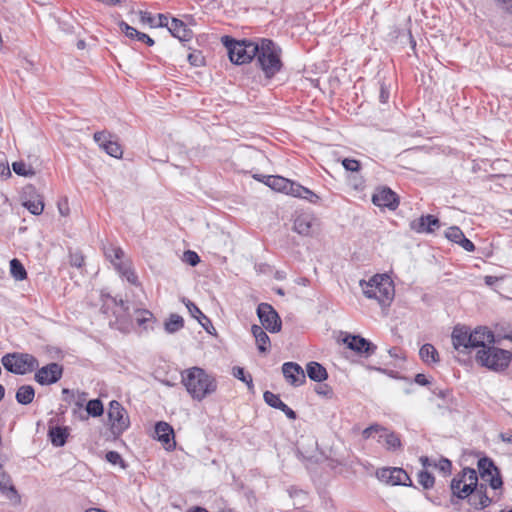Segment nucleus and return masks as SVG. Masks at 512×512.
Masks as SVG:
<instances>
[{
    "label": "nucleus",
    "mask_w": 512,
    "mask_h": 512,
    "mask_svg": "<svg viewBox=\"0 0 512 512\" xmlns=\"http://www.w3.org/2000/svg\"><path fill=\"white\" fill-rule=\"evenodd\" d=\"M450 489L453 496L467 499L469 505L476 510H482L492 503V498L487 495V485L478 483L475 469L464 468L452 479Z\"/></svg>",
    "instance_id": "1"
},
{
    "label": "nucleus",
    "mask_w": 512,
    "mask_h": 512,
    "mask_svg": "<svg viewBox=\"0 0 512 512\" xmlns=\"http://www.w3.org/2000/svg\"><path fill=\"white\" fill-rule=\"evenodd\" d=\"M182 383L195 400L201 401L217 390L216 378L203 368L191 367L182 372Z\"/></svg>",
    "instance_id": "2"
},
{
    "label": "nucleus",
    "mask_w": 512,
    "mask_h": 512,
    "mask_svg": "<svg viewBox=\"0 0 512 512\" xmlns=\"http://www.w3.org/2000/svg\"><path fill=\"white\" fill-rule=\"evenodd\" d=\"M258 51L255 54L258 66L266 78H272L282 68L280 59L281 49L270 39H260L257 42Z\"/></svg>",
    "instance_id": "3"
},
{
    "label": "nucleus",
    "mask_w": 512,
    "mask_h": 512,
    "mask_svg": "<svg viewBox=\"0 0 512 512\" xmlns=\"http://www.w3.org/2000/svg\"><path fill=\"white\" fill-rule=\"evenodd\" d=\"M360 286L367 298L377 300L383 307L389 306L394 298V285L386 274L374 275L368 282L362 280Z\"/></svg>",
    "instance_id": "4"
},
{
    "label": "nucleus",
    "mask_w": 512,
    "mask_h": 512,
    "mask_svg": "<svg viewBox=\"0 0 512 512\" xmlns=\"http://www.w3.org/2000/svg\"><path fill=\"white\" fill-rule=\"evenodd\" d=\"M265 184L277 192L305 199L313 204L317 203L320 199L319 196L310 189L282 176H268Z\"/></svg>",
    "instance_id": "5"
},
{
    "label": "nucleus",
    "mask_w": 512,
    "mask_h": 512,
    "mask_svg": "<svg viewBox=\"0 0 512 512\" xmlns=\"http://www.w3.org/2000/svg\"><path fill=\"white\" fill-rule=\"evenodd\" d=\"M222 43L228 50L230 61L237 65L250 62L258 51L257 42L249 40L236 41L229 36H223Z\"/></svg>",
    "instance_id": "6"
},
{
    "label": "nucleus",
    "mask_w": 512,
    "mask_h": 512,
    "mask_svg": "<svg viewBox=\"0 0 512 512\" xmlns=\"http://www.w3.org/2000/svg\"><path fill=\"white\" fill-rule=\"evenodd\" d=\"M1 363L3 367L16 375H25L36 370L39 366V362L32 354L13 352L5 354Z\"/></svg>",
    "instance_id": "7"
},
{
    "label": "nucleus",
    "mask_w": 512,
    "mask_h": 512,
    "mask_svg": "<svg viewBox=\"0 0 512 512\" xmlns=\"http://www.w3.org/2000/svg\"><path fill=\"white\" fill-rule=\"evenodd\" d=\"M512 355L509 351L489 345L486 349L478 350L476 361L484 367L499 371L508 367Z\"/></svg>",
    "instance_id": "8"
},
{
    "label": "nucleus",
    "mask_w": 512,
    "mask_h": 512,
    "mask_svg": "<svg viewBox=\"0 0 512 512\" xmlns=\"http://www.w3.org/2000/svg\"><path fill=\"white\" fill-rule=\"evenodd\" d=\"M108 420L114 436H120L130 425L129 417L123 406L116 400L109 404Z\"/></svg>",
    "instance_id": "9"
},
{
    "label": "nucleus",
    "mask_w": 512,
    "mask_h": 512,
    "mask_svg": "<svg viewBox=\"0 0 512 512\" xmlns=\"http://www.w3.org/2000/svg\"><path fill=\"white\" fill-rule=\"evenodd\" d=\"M257 316L265 328L270 333H278L282 328V321L277 311L268 303H260L257 307Z\"/></svg>",
    "instance_id": "10"
},
{
    "label": "nucleus",
    "mask_w": 512,
    "mask_h": 512,
    "mask_svg": "<svg viewBox=\"0 0 512 512\" xmlns=\"http://www.w3.org/2000/svg\"><path fill=\"white\" fill-rule=\"evenodd\" d=\"M478 470L481 477L486 481H489V485L492 489L497 490L502 487L503 481L499 470L490 458H480L478 460Z\"/></svg>",
    "instance_id": "11"
},
{
    "label": "nucleus",
    "mask_w": 512,
    "mask_h": 512,
    "mask_svg": "<svg viewBox=\"0 0 512 512\" xmlns=\"http://www.w3.org/2000/svg\"><path fill=\"white\" fill-rule=\"evenodd\" d=\"M62 374V365L52 362L38 369L35 373L34 379L40 385H51L59 381Z\"/></svg>",
    "instance_id": "12"
},
{
    "label": "nucleus",
    "mask_w": 512,
    "mask_h": 512,
    "mask_svg": "<svg viewBox=\"0 0 512 512\" xmlns=\"http://www.w3.org/2000/svg\"><path fill=\"white\" fill-rule=\"evenodd\" d=\"M377 475L379 479L391 485L413 486L409 475L402 468H383Z\"/></svg>",
    "instance_id": "13"
},
{
    "label": "nucleus",
    "mask_w": 512,
    "mask_h": 512,
    "mask_svg": "<svg viewBox=\"0 0 512 512\" xmlns=\"http://www.w3.org/2000/svg\"><path fill=\"white\" fill-rule=\"evenodd\" d=\"M23 206L33 215H40L44 210L43 197L39 195L36 189L29 185L23 190Z\"/></svg>",
    "instance_id": "14"
},
{
    "label": "nucleus",
    "mask_w": 512,
    "mask_h": 512,
    "mask_svg": "<svg viewBox=\"0 0 512 512\" xmlns=\"http://www.w3.org/2000/svg\"><path fill=\"white\" fill-rule=\"evenodd\" d=\"M282 373L286 381L292 386H301L306 382L303 368L295 362H285L282 365Z\"/></svg>",
    "instance_id": "15"
},
{
    "label": "nucleus",
    "mask_w": 512,
    "mask_h": 512,
    "mask_svg": "<svg viewBox=\"0 0 512 512\" xmlns=\"http://www.w3.org/2000/svg\"><path fill=\"white\" fill-rule=\"evenodd\" d=\"M317 219L311 213H300L294 219L293 230L302 236H312Z\"/></svg>",
    "instance_id": "16"
},
{
    "label": "nucleus",
    "mask_w": 512,
    "mask_h": 512,
    "mask_svg": "<svg viewBox=\"0 0 512 512\" xmlns=\"http://www.w3.org/2000/svg\"><path fill=\"white\" fill-rule=\"evenodd\" d=\"M347 347L359 354H365L367 356L373 354L376 350V346L365 338L357 335H347L343 339Z\"/></svg>",
    "instance_id": "17"
},
{
    "label": "nucleus",
    "mask_w": 512,
    "mask_h": 512,
    "mask_svg": "<svg viewBox=\"0 0 512 512\" xmlns=\"http://www.w3.org/2000/svg\"><path fill=\"white\" fill-rule=\"evenodd\" d=\"M409 226L416 233H433L440 227V221L434 215H423L412 220Z\"/></svg>",
    "instance_id": "18"
},
{
    "label": "nucleus",
    "mask_w": 512,
    "mask_h": 512,
    "mask_svg": "<svg viewBox=\"0 0 512 512\" xmlns=\"http://www.w3.org/2000/svg\"><path fill=\"white\" fill-rule=\"evenodd\" d=\"M372 202L379 207H387L395 210L399 205V200L395 192L390 188H381L372 196Z\"/></svg>",
    "instance_id": "19"
},
{
    "label": "nucleus",
    "mask_w": 512,
    "mask_h": 512,
    "mask_svg": "<svg viewBox=\"0 0 512 512\" xmlns=\"http://www.w3.org/2000/svg\"><path fill=\"white\" fill-rule=\"evenodd\" d=\"M470 335V348L486 349L494 343V334L486 327H478L474 331H470Z\"/></svg>",
    "instance_id": "20"
},
{
    "label": "nucleus",
    "mask_w": 512,
    "mask_h": 512,
    "mask_svg": "<svg viewBox=\"0 0 512 512\" xmlns=\"http://www.w3.org/2000/svg\"><path fill=\"white\" fill-rule=\"evenodd\" d=\"M157 439L162 442L166 450H173L176 446L173 428L166 422L160 421L155 425Z\"/></svg>",
    "instance_id": "21"
},
{
    "label": "nucleus",
    "mask_w": 512,
    "mask_h": 512,
    "mask_svg": "<svg viewBox=\"0 0 512 512\" xmlns=\"http://www.w3.org/2000/svg\"><path fill=\"white\" fill-rule=\"evenodd\" d=\"M169 32L176 38H178L181 42H188L193 37V32L189 29L186 24L177 18H172L171 22L168 21V26H166Z\"/></svg>",
    "instance_id": "22"
},
{
    "label": "nucleus",
    "mask_w": 512,
    "mask_h": 512,
    "mask_svg": "<svg viewBox=\"0 0 512 512\" xmlns=\"http://www.w3.org/2000/svg\"><path fill=\"white\" fill-rule=\"evenodd\" d=\"M452 343L456 350H466L470 348V330L466 327L456 326L453 329L452 335Z\"/></svg>",
    "instance_id": "23"
},
{
    "label": "nucleus",
    "mask_w": 512,
    "mask_h": 512,
    "mask_svg": "<svg viewBox=\"0 0 512 512\" xmlns=\"http://www.w3.org/2000/svg\"><path fill=\"white\" fill-rule=\"evenodd\" d=\"M120 30L129 38L131 39H137L138 41H141L143 43H146L148 46L154 45V40L147 34L142 33L135 29L134 27L130 26L124 21H121L119 23Z\"/></svg>",
    "instance_id": "24"
},
{
    "label": "nucleus",
    "mask_w": 512,
    "mask_h": 512,
    "mask_svg": "<svg viewBox=\"0 0 512 512\" xmlns=\"http://www.w3.org/2000/svg\"><path fill=\"white\" fill-rule=\"evenodd\" d=\"M252 335L255 338L257 348L259 352L266 353L270 348V338L264 329L259 325H252L251 327Z\"/></svg>",
    "instance_id": "25"
},
{
    "label": "nucleus",
    "mask_w": 512,
    "mask_h": 512,
    "mask_svg": "<svg viewBox=\"0 0 512 512\" xmlns=\"http://www.w3.org/2000/svg\"><path fill=\"white\" fill-rule=\"evenodd\" d=\"M48 436L51 443L56 447H62L65 445L69 436V430L67 427L61 426H50Z\"/></svg>",
    "instance_id": "26"
},
{
    "label": "nucleus",
    "mask_w": 512,
    "mask_h": 512,
    "mask_svg": "<svg viewBox=\"0 0 512 512\" xmlns=\"http://www.w3.org/2000/svg\"><path fill=\"white\" fill-rule=\"evenodd\" d=\"M307 376L315 382H323L328 378L326 368L318 362H309L306 365Z\"/></svg>",
    "instance_id": "27"
},
{
    "label": "nucleus",
    "mask_w": 512,
    "mask_h": 512,
    "mask_svg": "<svg viewBox=\"0 0 512 512\" xmlns=\"http://www.w3.org/2000/svg\"><path fill=\"white\" fill-rule=\"evenodd\" d=\"M0 491L10 500L18 498L17 491L12 485L9 475L6 474L2 465H0Z\"/></svg>",
    "instance_id": "28"
},
{
    "label": "nucleus",
    "mask_w": 512,
    "mask_h": 512,
    "mask_svg": "<svg viewBox=\"0 0 512 512\" xmlns=\"http://www.w3.org/2000/svg\"><path fill=\"white\" fill-rule=\"evenodd\" d=\"M117 272L124 277L130 284L138 286V277L131 266V262L128 259L124 261H120L119 264L116 265Z\"/></svg>",
    "instance_id": "29"
},
{
    "label": "nucleus",
    "mask_w": 512,
    "mask_h": 512,
    "mask_svg": "<svg viewBox=\"0 0 512 512\" xmlns=\"http://www.w3.org/2000/svg\"><path fill=\"white\" fill-rule=\"evenodd\" d=\"M140 21L148 24L151 28L168 26V17L164 14H158L156 17L146 11H139Z\"/></svg>",
    "instance_id": "30"
},
{
    "label": "nucleus",
    "mask_w": 512,
    "mask_h": 512,
    "mask_svg": "<svg viewBox=\"0 0 512 512\" xmlns=\"http://www.w3.org/2000/svg\"><path fill=\"white\" fill-rule=\"evenodd\" d=\"M419 356L421 360L428 365L432 363H438L440 361L438 351L432 344L429 343L424 344L420 348Z\"/></svg>",
    "instance_id": "31"
},
{
    "label": "nucleus",
    "mask_w": 512,
    "mask_h": 512,
    "mask_svg": "<svg viewBox=\"0 0 512 512\" xmlns=\"http://www.w3.org/2000/svg\"><path fill=\"white\" fill-rule=\"evenodd\" d=\"M104 255L106 259H108L113 266L116 268V265L119 264L120 261H124V251L118 247L114 246L112 244L104 245L103 247Z\"/></svg>",
    "instance_id": "32"
},
{
    "label": "nucleus",
    "mask_w": 512,
    "mask_h": 512,
    "mask_svg": "<svg viewBox=\"0 0 512 512\" xmlns=\"http://www.w3.org/2000/svg\"><path fill=\"white\" fill-rule=\"evenodd\" d=\"M15 397L19 404L28 405L35 397V390L31 385H22L18 388Z\"/></svg>",
    "instance_id": "33"
},
{
    "label": "nucleus",
    "mask_w": 512,
    "mask_h": 512,
    "mask_svg": "<svg viewBox=\"0 0 512 512\" xmlns=\"http://www.w3.org/2000/svg\"><path fill=\"white\" fill-rule=\"evenodd\" d=\"M184 327V319L178 314H171L164 322V329L167 333L173 334Z\"/></svg>",
    "instance_id": "34"
},
{
    "label": "nucleus",
    "mask_w": 512,
    "mask_h": 512,
    "mask_svg": "<svg viewBox=\"0 0 512 512\" xmlns=\"http://www.w3.org/2000/svg\"><path fill=\"white\" fill-rule=\"evenodd\" d=\"M378 441H383L388 450H395L401 446V441L398 435L394 432L388 433L386 429L385 432L380 433Z\"/></svg>",
    "instance_id": "35"
},
{
    "label": "nucleus",
    "mask_w": 512,
    "mask_h": 512,
    "mask_svg": "<svg viewBox=\"0 0 512 512\" xmlns=\"http://www.w3.org/2000/svg\"><path fill=\"white\" fill-rule=\"evenodd\" d=\"M101 148L104 149L108 155H110L114 158L122 157V154H123L122 147L116 141H113L111 139L109 141H104L101 143Z\"/></svg>",
    "instance_id": "36"
},
{
    "label": "nucleus",
    "mask_w": 512,
    "mask_h": 512,
    "mask_svg": "<svg viewBox=\"0 0 512 512\" xmlns=\"http://www.w3.org/2000/svg\"><path fill=\"white\" fill-rule=\"evenodd\" d=\"M10 272L11 275L18 281H22L27 277V272L18 259H12L10 261Z\"/></svg>",
    "instance_id": "37"
},
{
    "label": "nucleus",
    "mask_w": 512,
    "mask_h": 512,
    "mask_svg": "<svg viewBox=\"0 0 512 512\" xmlns=\"http://www.w3.org/2000/svg\"><path fill=\"white\" fill-rule=\"evenodd\" d=\"M12 169L19 176L32 177L35 175L33 167L31 165L26 164L23 161L13 162Z\"/></svg>",
    "instance_id": "38"
},
{
    "label": "nucleus",
    "mask_w": 512,
    "mask_h": 512,
    "mask_svg": "<svg viewBox=\"0 0 512 512\" xmlns=\"http://www.w3.org/2000/svg\"><path fill=\"white\" fill-rule=\"evenodd\" d=\"M232 374L235 378L239 379L240 381L244 382L249 391H253L254 385L252 376L245 372L244 368L235 366L233 367Z\"/></svg>",
    "instance_id": "39"
},
{
    "label": "nucleus",
    "mask_w": 512,
    "mask_h": 512,
    "mask_svg": "<svg viewBox=\"0 0 512 512\" xmlns=\"http://www.w3.org/2000/svg\"><path fill=\"white\" fill-rule=\"evenodd\" d=\"M86 411L87 413L92 417H99L104 412V407L99 399H93L88 401L86 405Z\"/></svg>",
    "instance_id": "40"
},
{
    "label": "nucleus",
    "mask_w": 512,
    "mask_h": 512,
    "mask_svg": "<svg viewBox=\"0 0 512 512\" xmlns=\"http://www.w3.org/2000/svg\"><path fill=\"white\" fill-rule=\"evenodd\" d=\"M418 482L424 489H431L434 486V476L426 470H422L418 473Z\"/></svg>",
    "instance_id": "41"
},
{
    "label": "nucleus",
    "mask_w": 512,
    "mask_h": 512,
    "mask_svg": "<svg viewBox=\"0 0 512 512\" xmlns=\"http://www.w3.org/2000/svg\"><path fill=\"white\" fill-rule=\"evenodd\" d=\"M183 302L193 318L198 320L200 317H202V319H204L206 322L210 324V319L202 313V311L198 308V306L195 303L185 299L183 300Z\"/></svg>",
    "instance_id": "42"
},
{
    "label": "nucleus",
    "mask_w": 512,
    "mask_h": 512,
    "mask_svg": "<svg viewBox=\"0 0 512 512\" xmlns=\"http://www.w3.org/2000/svg\"><path fill=\"white\" fill-rule=\"evenodd\" d=\"M264 401L271 407L278 409L284 402L280 399L279 395L270 391H265L263 394Z\"/></svg>",
    "instance_id": "43"
},
{
    "label": "nucleus",
    "mask_w": 512,
    "mask_h": 512,
    "mask_svg": "<svg viewBox=\"0 0 512 512\" xmlns=\"http://www.w3.org/2000/svg\"><path fill=\"white\" fill-rule=\"evenodd\" d=\"M464 236V233L462 230L457 226H451L449 227L445 232V237L451 241L457 244V242Z\"/></svg>",
    "instance_id": "44"
},
{
    "label": "nucleus",
    "mask_w": 512,
    "mask_h": 512,
    "mask_svg": "<svg viewBox=\"0 0 512 512\" xmlns=\"http://www.w3.org/2000/svg\"><path fill=\"white\" fill-rule=\"evenodd\" d=\"M106 460L113 464V465H120L122 469H125L127 467L125 461L123 460L122 456L116 452V451H109L106 453L105 456Z\"/></svg>",
    "instance_id": "45"
},
{
    "label": "nucleus",
    "mask_w": 512,
    "mask_h": 512,
    "mask_svg": "<svg viewBox=\"0 0 512 512\" xmlns=\"http://www.w3.org/2000/svg\"><path fill=\"white\" fill-rule=\"evenodd\" d=\"M381 432H385V428L378 424H373L363 430L362 436L364 439H369L374 434L380 435Z\"/></svg>",
    "instance_id": "46"
},
{
    "label": "nucleus",
    "mask_w": 512,
    "mask_h": 512,
    "mask_svg": "<svg viewBox=\"0 0 512 512\" xmlns=\"http://www.w3.org/2000/svg\"><path fill=\"white\" fill-rule=\"evenodd\" d=\"M342 165L347 171L357 172L360 170V162L356 159L345 158Z\"/></svg>",
    "instance_id": "47"
},
{
    "label": "nucleus",
    "mask_w": 512,
    "mask_h": 512,
    "mask_svg": "<svg viewBox=\"0 0 512 512\" xmlns=\"http://www.w3.org/2000/svg\"><path fill=\"white\" fill-rule=\"evenodd\" d=\"M436 468H438L440 471H442L444 474H450L452 463L447 458H441L437 463L434 464Z\"/></svg>",
    "instance_id": "48"
},
{
    "label": "nucleus",
    "mask_w": 512,
    "mask_h": 512,
    "mask_svg": "<svg viewBox=\"0 0 512 512\" xmlns=\"http://www.w3.org/2000/svg\"><path fill=\"white\" fill-rule=\"evenodd\" d=\"M184 261L191 266H196L200 262V258L196 252L189 250L184 253Z\"/></svg>",
    "instance_id": "49"
},
{
    "label": "nucleus",
    "mask_w": 512,
    "mask_h": 512,
    "mask_svg": "<svg viewBox=\"0 0 512 512\" xmlns=\"http://www.w3.org/2000/svg\"><path fill=\"white\" fill-rule=\"evenodd\" d=\"M315 392L318 395L324 396L326 398H331L333 395L332 389L327 384L317 386L315 388Z\"/></svg>",
    "instance_id": "50"
},
{
    "label": "nucleus",
    "mask_w": 512,
    "mask_h": 512,
    "mask_svg": "<svg viewBox=\"0 0 512 512\" xmlns=\"http://www.w3.org/2000/svg\"><path fill=\"white\" fill-rule=\"evenodd\" d=\"M465 251L473 252L475 250V245L470 241L465 235L457 242Z\"/></svg>",
    "instance_id": "51"
},
{
    "label": "nucleus",
    "mask_w": 512,
    "mask_h": 512,
    "mask_svg": "<svg viewBox=\"0 0 512 512\" xmlns=\"http://www.w3.org/2000/svg\"><path fill=\"white\" fill-rule=\"evenodd\" d=\"M70 264L74 267L80 268L84 264V257L80 253H74L70 255Z\"/></svg>",
    "instance_id": "52"
},
{
    "label": "nucleus",
    "mask_w": 512,
    "mask_h": 512,
    "mask_svg": "<svg viewBox=\"0 0 512 512\" xmlns=\"http://www.w3.org/2000/svg\"><path fill=\"white\" fill-rule=\"evenodd\" d=\"M153 314L148 310H141L140 316L137 317V323L139 325H144L146 322L152 320Z\"/></svg>",
    "instance_id": "53"
},
{
    "label": "nucleus",
    "mask_w": 512,
    "mask_h": 512,
    "mask_svg": "<svg viewBox=\"0 0 512 512\" xmlns=\"http://www.w3.org/2000/svg\"><path fill=\"white\" fill-rule=\"evenodd\" d=\"M188 61L193 66H201L204 59L200 53H191L188 55Z\"/></svg>",
    "instance_id": "54"
},
{
    "label": "nucleus",
    "mask_w": 512,
    "mask_h": 512,
    "mask_svg": "<svg viewBox=\"0 0 512 512\" xmlns=\"http://www.w3.org/2000/svg\"><path fill=\"white\" fill-rule=\"evenodd\" d=\"M111 137V134L106 133L105 131L96 132L94 134V140L99 144L100 147L102 142L109 141Z\"/></svg>",
    "instance_id": "55"
},
{
    "label": "nucleus",
    "mask_w": 512,
    "mask_h": 512,
    "mask_svg": "<svg viewBox=\"0 0 512 512\" xmlns=\"http://www.w3.org/2000/svg\"><path fill=\"white\" fill-rule=\"evenodd\" d=\"M278 409L291 420H295L297 417L296 412L288 407L285 403H283Z\"/></svg>",
    "instance_id": "56"
},
{
    "label": "nucleus",
    "mask_w": 512,
    "mask_h": 512,
    "mask_svg": "<svg viewBox=\"0 0 512 512\" xmlns=\"http://www.w3.org/2000/svg\"><path fill=\"white\" fill-rule=\"evenodd\" d=\"M498 5L507 13L512 15V0H496Z\"/></svg>",
    "instance_id": "57"
},
{
    "label": "nucleus",
    "mask_w": 512,
    "mask_h": 512,
    "mask_svg": "<svg viewBox=\"0 0 512 512\" xmlns=\"http://www.w3.org/2000/svg\"><path fill=\"white\" fill-rule=\"evenodd\" d=\"M11 176V171L7 162H0V177L8 178Z\"/></svg>",
    "instance_id": "58"
},
{
    "label": "nucleus",
    "mask_w": 512,
    "mask_h": 512,
    "mask_svg": "<svg viewBox=\"0 0 512 512\" xmlns=\"http://www.w3.org/2000/svg\"><path fill=\"white\" fill-rule=\"evenodd\" d=\"M389 99V91L388 89L385 87L384 84H381V87H380V94H379V100L380 102L382 103H386Z\"/></svg>",
    "instance_id": "59"
},
{
    "label": "nucleus",
    "mask_w": 512,
    "mask_h": 512,
    "mask_svg": "<svg viewBox=\"0 0 512 512\" xmlns=\"http://www.w3.org/2000/svg\"><path fill=\"white\" fill-rule=\"evenodd\" d=\"M415 382L421 386H425L430 383L429 380L426 378V376L421 373H419L415 376Z\"/></svg>",
    "instance_id": "60"
},
{
    "label": "nucleus",
    "mask_w": 512,
    "mask_h": 512,
    "mask_svg": "<svg viewBox=\"0 0 512 512\" xmlns=\"http://www.w3.org/2000/svg\"><path fill=\"white\" fill-rule=\"evenodd\" d=\"M500 437H501V439H502L504 442H507V443H509V444H512V434L507 435V434L501 433V434H500Z\"/></svg>",
    "instance_id": "61"
},
{
    "label": "nucleus",
    "mask_w": 512,
    "mask_h": 512,
    "mask_svg": "<svg viewBox=\"0 0 512 512\" xmlns=\"http://www.w3.org/2000/svg\"><path fill=\"white\" fill-rule=\"evenodd\" d=\"M198 322H199V324H200V325H201V326H202L206 331H208V332H209V328H208V326H211V325H212L211 323L209 324V323H208V322H206L204 319H202V317H200V318L198 319Z\"/></svg>",
    "instance_id": "62"
},
{
    "label": "nucleus",
    "mask_w": 512,
    "mask_h": 512,
    "mask_svg": "<svg viewBox=\"0 0 512 512\" xmlns=\"http://www.w3.org/2000/svg\"><path fill=\"white\" fill-rule=\"evenodd\" d=\"M497 281V278L494 276H486L485 277V283L487 285H493Z\"/></svg>",
    "instance_id": "63"
},
{
    "label": "nucleus",
    "mask_w": 512,
    "mask_h": 512,
    "mask_svg": "<svg viewBox=\"0 0 512 512\" xmlns=\"http://www.w3.org/2000/svg\"><path fill=\"white\" fill-rule=\"evenodd\" d=\"M398 349L397 348H392V349H389L388 352L390 354L391 357H394V358H397L399 357L398 355Z\"/></svg>",
    "instance_id": "64"
}]
</instances>
